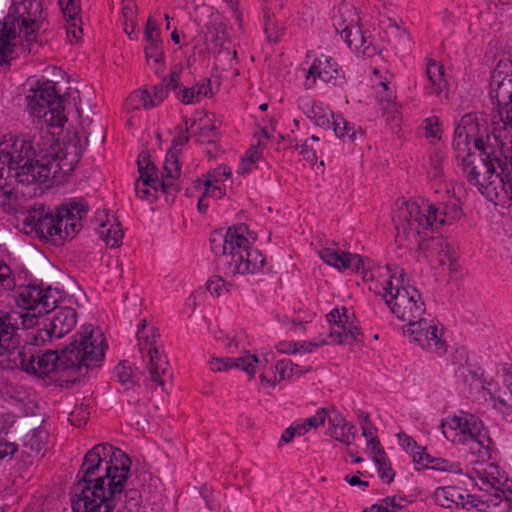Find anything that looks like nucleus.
I'll use <instances>...</instances> for the list:
<instances>
[{
	"instance_id": "f257e3e1",
	"label": "nucleus",
	"mask_w": 512,
	"mask_h": 512,
	"mask_svg": "<svg viewBox=\"0 0 512 512\" xmlns=\"http://www.w3.org/2000/svg\"><path fill=\"white\" fill-rule=\"evenodd\" d=\"M131 460L122 450L109 444H97L85 455L82 478L71 492L73 512H121L120 502L128 512L137 510L141 494L131 489L123 494Z\"/></svg>"
},
{
	"instance_id": "f03ea898",
	"label": "nucleus",
	"mask_w": 512,
	"mask_h": 512,
	"mask_svg": "<svg viewBox=\"0 0 512 512\" xmlns=\"http://www.w3.org/2000/svg\"><path fill=\"white\" fill-rule=\"evenodd\" d=\"M105 338L93 325H83L75 335L74 341L62 350L61 355L49 351L35 356L21 351V359L15 362L27 373L38 377L49 376L58 370L81 371L82 368L96 366L104 358Z\"/></svg>"
},
{
	"instance_id": "7ed1b4c3",
	"label": "nucleus",
	"mask_w": 512,
	"mask_h": 512,
	"mask_svg": "<svg viewBox=\"0 0 512 512\" xmlns=\"http://www.w3.org/2000/svg\"><path fill=\"white\" fill-rule=\"evenodd\" d=\"M248 229L245 225L230 227L225 236L217 241L212 240V249L217 255V268L225 276H211L207 290L217 297L228 292L233 286L228 279L249 274H258L263 270L265 258L254 248L247 238Z\"/></svg>"
},
{
	"instance_id": "20e7f679",
	"label": "nucleus",
	"mask_w": 512,
	"mask_h": 512,
	"mask_svg": "<svg viewBox=\"0 0 512 512\" xmlns=\"http://www.w3.org/2000/svg\"><path fill=\"white\" fill-rule=\"evenodd\" d=\"M485 139L491 143L486 121L477 114L464 115L455 128L453 147L458 157H462L463 172L467 181L483 193V187L489 183L496 174L495 166L491 160L482 157L490 152L486 151Z\"/></svg>"
},
{
	"instance_id": "39448f33",
	"label": "nucleus",
	"mask_w": 512,
	"mask_h": 512,
	"mask_svg": "<svg viewBox=\"0 0 512 512\" xmlns=\"http://www.w3.org/2000/svg\"><path fill=\"white\" fill-rule=\"evenodd\" d=\"M396 241L409 249L449 253L447 242L432 240L435 229L445 224V218H437V207L427 201H408L398 205L394 215Z\"/></svg>"
},
{
	"instance_id": "423d86ee",
	"label": "nucleus",
	"mask_w": 512,
	"mask_h": 512,
	"mask_svg": "<svg viewBox=\"0 0 512 512\" xmlns=\"http://www.w3.org/2000/svg\"><path fill=\"white\" fill-rule=\"evenodd\" d=\"M87 209L85 203L72 202L58 207L53 213L44 204H35L23 214L22 222L26 233H35L42 239L58 243L74 237Z\"/></svg>"
},
{
	"instance_id": "0eeeda50",
	"label": "nucleus",
	"mask_w": 512,
	"mask_h": 512,
	"mask_svg": "<svg viewBox=\"0 0 512 512\" xmlns=\"http://www.w3.org/2000/svg\"><path fill=\"white\" fill-rule=\"evenodd\" d=\"M381 276L384 278L382 283L369 276V289L383 297L393 315L407 324L426 315V305L420 292L406 283L402 268L387 265Z\"/></svg>"
},
{
	"instance_id": "6e6552de",
	"label": "nucleus",
	"mask_w": 512,
	"mask_h": 512,
	"mask_svg": "<svg viewBox=\"0 0 512 512\" xmlns=\"http://www.w3.org/2000/svg\"><path fill=\"white\" fill-rule=\"evenodd\" d=\"M44 20L41 0H13L9 12L0 22V64L18 55L17 44L23 33L26 41L36 40V32Z\"/></svg>"
},
{
	"instance_id": "1a4fd4ad",
	"label": "nucleus",
	"mask_w": 512,
	"mask_h": 512,
	"mask_svg": "<svg viewBox=\"0 0 512 512\" xmlns=\"http://www.w3.org/2000/svg\"><path fill=\"white\" fill-rule=\"evenodd\" d=\"M139 178L135 182V193L141 200L153 202L165 196V201H173L179 190L177 180L181 170L178 155L169 152L166 155L161 179L158 177L155 165L147 153H141L137 160Z\"/></svg>"
},
{
	"instance_id": "9d476101",
	"label": "nucleus",
	"mask_w": 512,
	"mask_h": 512,
	"mask_svg": "<svg viewBox=\"0 0 512 512\" xmlns=\"http://www.w3.org/2000/svg\"><path fill=\"white\" fill-rule=\"evenodd\" d=\"M29 114L47 127L60 128L67 122L64 99L59 95L56 83L36 81L26 94Z\"/></svg>"
},
{
	"instance_id": "9b49d317",
	"label": "nucleus",
	"mask_w": 512,
	"mask_h": 512,
	"mask_svg": "<svg viewBox=\"0 0 512 512\" xmlns=\"http://www.w3.org/2000/svg\"><path fill=\"white\" fill-rule=\"evenodd\" d=\"M73 152L64 154L60 161L52 158H34L29 163L24 164L18 172H14V177L18 184L33 185L48 183L59 170L69 171L78 162L80 150L78 147H72Z\"/></svg>"
},
{
	"instance_id": "f8f14e48",
	"label": "nucleus",
	"mask_w": 512,
	"mask_h": 512,
	"mask_svg": "<svg viewBox=\"0 0 512 512\" xmlns=\"http://www.w3.org/2000/svg\"><path fill=\"white\" fill-rule=\"evenodd\" d=\"M158 338L157 329L149 326L146 320H142L137 331L138 349L142 354L150 380L164 390L165 380L163 377L168 371V361L159 351Z\"/></svg>"
},
{
	"instance_id": "ddd939ff",
	"label": "nucleus",
	"mask_w": 512,
	"mask_h": 512,
	"mask_svg": "<svg viewBox=\"0 0 512 512\" xmlns=\"http://www.w3.org/2000/svg\"><path fill=\"white\" fill-rule=\"evenodd\" d=\"M409 342L422 350L442 356L447 352L443 328L434 320L424 316L406 324L403 329Z\"/></svg>"
},
{
	"instance_id": "4468645a",
	"label": "nucleus",
	"mask_w": 512,
	"mask_h": 512,
	"mask_svg": "<svg viewBox=\"0 0 512 512\" xmlns=\"http://www.w3.org/2000/svg\"><path fill=\"white\" fill-rule=\"evenodd\" d=\"M329 329L324 338L328 345H344L352 347L363 340V334L359 331L356 318L349 309L335 308L327 314Z\"/></svg>"
},
{
	"instance_id": "2eb2a0df",
	"label": "nucleus",
	"mask_w": 512,
	"mask_h": 512,
	"mask_svg": "<svg viewBox=\"0 0 512 512\" xmlns=\"http://www.w3.org/2000/svg\"><path fill=\"white\" fill-rule=\"evenodd\" d=\"M334 27L337 33L346 41L348 46L364 56L372 57L380 49L367 39L358 26V17L352 8L340 10L339 17L335 19Z\"/></svg>"
},
{
	"instance_id": "dca6fc26",
	"label": "nucleus",
	"mask_w": 512,
	"mask_h": 512,
	"mask_svg": "<svg viewBox=\"0 0 512 512\" xmlns=\"http://www.w3.org/2000/svg\"><path fill=\"white\" fill-rule=\"evenodd\" d=\"M35 157V151L32 149L27 135L4 136L0 141V178L6 168L18 172L24 164L29 163Z\"/></svg>"
},
{
	"instance_id": "f3484780",
	"label": "nucleus",
	"mask_w": 512,
	"mask_h": 512,
	"mask_svg": "<svg viewBox=\"0 0 512 512\" xmlns=\"http://www.w3.org/2000/svg\"><path fill=\"white\" fill-rule=\"evenodd\" d=\"M481 429H484L483 422L474 414L465 411L448 416L441 422L444 437L457 445L467 444Z\"/></svg>"
},
{
	"instance_id": "a211bd4d",
	"label": "nucleus",
	"mask_w": 512,
	"mask_h": 512,
	"mask_svg": "<svg viewBox=\"0 0 512 512\" xmlns=\"http://www.w3.org/2000/svg\"><path fill=\"white\" fill-rule=\"evenodd\" d=\"M468 476L474 481L475 485L486 492L485 495L479 497L480 499L488 497L494 499V502H491V507L498 506L501 503L503 491L500 489L501 479L497 465L487 461H475L468 471Z\"/></svg>"
},
{
	"instance_id": "6ab92c4d",
	"label": "nucleus",
	"mask_w": 512,
	"mask_h": 512,
	"mask_svg": "<svg viewBox=\"0 0 512 512\" xmlns=\"http://www.w3.org/2000/svg\"><path fill=\"white\" fill-rule=\"evenodd\" d=\"M491 139L512 166V100L496 105Z\"/></svg>"
},
{
	"instance_id": "aec40b11",
	"label": "nucleus",
	"mask_w": 512,
	"mask_h": 512,
	"mask_svg": "<svg viewBox=\"0 0 512 512\" xmlns=\"http://www.w3.org/2000/svg\"><path fill=\"white\" fill-rule=\"evenodd\" d=\"M433 498L437 505L448 509L476 508L480 511H484L490 509L491 502H494V499H492L491 497H488L486 499H480L476 495H465L460 491L459 488L454 486L437 488L434 492Z\"/></svg>"
},
{
	"instance_id": "412c9836",
	"label": "nucleus",
	"mask_w": 512,
	"mask_h": 512,
	"mask_svg": "<svg viewBox=\"0 0 512 512\" xmlns=\"http://www.w3.org/2000/svg\"><path fill=\"white\" fill-rule=\"evenodd\" d=\"M16 303L24 310L37 311V314L41 315L55 308L57 293L51 288L43 289L35 285L24 286L18 291Z\"/></svg>"
},
{
	"instance_id": "4be33fe9",
	"label": "nucleus",
	"mask_w": 512,
	"mask_h": 512,
	"mask_svg": "<svg viewBox=\"0 0 512 512\" xmlns=\"http://www.w3.org/2000/svg\"><path fill=\"white\" fill-rule=\"evenodd\" d=\"M205 44L208 50L216 54L219 63L227 60L232 66L236 60V50L230 47V41L226 34V24L215 18L210 22L205 33Z\"/></svg>"
},
{
	"instance_id": "5701e85b",
	"label": "nucleus",
	"mask_w": 512,
	"mask_h": 512,
	"mask_svg": "<svg viewBox=\"0 0 512 512\" xmlns=\"http://www.w3.org/2000/svg\"><path fill=\"white\" fill-rule=\"evenodd\" d=\"M343 79V73L337 62L330 56L316 57L305 73L303 86L306 90L313 89L317 81L334 82Z\"/></svg>"
},
{
	"instance_id": "b1692460",
	"label": "nucleus",
	"mask_w": 512,
	"mask_h": 512,
	"mask_svg": "<svg viewBox=\"0 0 512 512\" xmlns=\"http://www.w3.org/2000/svg\"><path fill=\"white\" fill-rule=\"evenodd\" d=\"M77 313L71 307H59L54 312L49 329H39L34 336L36 344H43L52 337L61 338L76 325Z\"/></svg>"
},
{
	"instance_id": "393cba45",
	"label": "nucleus",
	"mask_w": 512,
	"mask_h": 512,
	"mask_svg": "<svg viewBox=\"0 0 512 512\" xmlns=\"http://www.w3.org/2000/svg\"><path fill=\"white\" fill-rule=\"evenodd\" d=\"M14 333L12 316L8 313L0 315V363L8 368H14L15 362L21 359Z\"/></svg>"
},
{
	"instance_id": "a878e982",
	"label": "nucleus",
	"mask_w": 512,
	"mask_h": 512,
	"mask_svg": "<svg viewBox=\"0 0 512 512\" xmlns=\"http://www.w3.org/2000/svg\"><path fill=\"white\" fill-rule=\"evenodd\" d=\"M489 96L495 105L512 100V64L499 62L492 72Z\"/></svg>"
},
{
	"instance_id": "bb28decb",
	"label": "nucleus",
	"mask_w": 512,
	"mask_h": 512,
	"mask_svg": "<svg viewBox=\"0 0 512 512\" xmlns=\"http://www.w3.org/2000/svg\"><path fill=\"white\" fill-rule=\"evenodd\" d=\"M259 362L260 361L255 354L244 351L237 357H212L208 361V366L212 372H223L232 368H237L246 373L251 380L256 376Z\"/></svg>"
},
{
	"instance_id": "cd10ccee",
	"label": "nucleus",
	"mask_w": 512,
	"mask_h": 512,
	"mask_svg": "<svg viewBox=\"0 0 512 512\" xmlns=\"http://www.w3.org/2000/svg\"><path fill=\"white\" fill-rule=\"evenodd\" d=\"M32 149L35 151L36 158H52L60 161L66 151L73 152L72 147L76 145L68 144L60 151V145L56 142L55 136L49 130H40L33 135H27Z\"/></svg>"
},
{
	"instance_id": "c85d7f7f",
	"label": "nucleus",
	"mask_w": 512,
	"mask_h": 512,
	"mask_svg": "<svg viewBox=\"0 0 512 512\" xmlns=\"http://www.w3.org/2000/svg\"><path fill=\"white\" fill-rule=\"evenodd\" d=\"M320 258L330 266L338 270H351L360 272L363 268V261L357 254L340 251L336 248H323L319 250Z\"/></svg>"
},
{
	"instance_id": "c756f323",
	"label": "nucleus",
	"mask_w": 512,
	"mask_h": 512,
	"mask_svg": "<svg viewBox=\"0 0 512 512\" xmlns=\"http://www.w3.org/2000/svg\"><path fill=\"white\" fill-rule=\"evenodd\" d=\"M273 376L269 377L265 373L259 376L260 384L263 388L275 387L282 381L289 380L292 376H301L309 371V368H301L291 360L282 359L277 361L272 367Z\"/></svg>"
},
{
	"instance_id": "7c9ffc66",
	"label": "nucleus",
	"mask_w": 512,
	"mask_h": 512,
	"mask_svg": "<svg viewBox=\"0 0 512 512\" xmlns=\"http://www.w3.org/2000/svg\"><path fill=\"white\" fill-rule=\"evenodd\" d=\"M327 434L334 440L349 446L355 441L356 427L340 412L332 410L328 416Z\"/></svg>"
},
{
	"instance_id": "2f4dec72",
	"label": "nucleus",
	"mask_w": 512,
	"mask_h": 512,
	"mask_svg": "<svg viewBox=\"0 0 512 512\" xmlns=\"http://www.w3.org/2000/svg\"><path fill=\"white\" fill-rule=\"evenodd\" d=\"M487 199L499 205H506L512 201V177H502L496 173L489 183L482 186Z\"/></svg>"
},
{
	"instance_id": "473e14b6",
	"label": "nucleus",
	"mask_w": 512,
	"mask_h": 512,
	"mask_svg": "<svg viewBox=\"0 0 512 512\" xmlns=\"http://www.w3.org/2000/svg\"><path fill=\"white\" fill-rule=\"evenodd\" d=\"M298 108L316 125L329 128L331 126L332 113L324 108L321 104L316 103L309 96L304 95L298 97Z\"/></svg>"
},
{
	"instance_id": "72a5a7b5",
	"label": "nucleus",
	"mask_w": 512,
	"mask_h": 512,
	"mask_svg": "<svg viewBox=\"0 0 512 512\" xmlns=\"http://www.w3.org/2000/svg\"><path fill=\"white\" fill-rule=\"evenodd\" d=\"M425 79L424 89L427 94L440 96L446 91L448 82L445 78L444 67L440 63L434 60L427 62Z\"/></svg>"
},
{
	"instance_id": "f704fd0d",
	"label": "nucleus",
	"mask_w": 512,
	"mask_h": 512,
	"mask_svg": "<svg viewBox=\"0 0 512 512\" xmlns=\"http://www.w3.org/2000/svg\"><path fill=\"white\" fill-rule=\"evenodd\" d=\"M182 71V64L174 65L169 75L163 78L162 83L154 86V97L158 102H163L168 97L169 91H174L177 95V92L181 89L180 80Z\"/></svg>"
},
{
	"instance_id": "c9c22d12",
	"label": "nucleus",
	"mask_w": 512,
	"mask_h": 512,
	"mask_svg": "<svg viewBox=\"0 0 512 512\" xmlns=\"http://www.w3.org/2000/svg\"><path fill=\"white\" fill-rule=\"evenodd\" d=\"M48 431L42 427L29 431L23 439V453L29 457L42 455L48 441Z\"/></svg>"
},
{
	"instance_id": "e433bc0d",
	"label": "nucleus",
	"mask_w": 512,
	"mask_h": 512,
	"mask_svg": "<svg viewBox=\"0 0 512 512\" xmlns=\"http://www.w3.org/2000/svg\"><path fill=\"white\" fill-rule=\"evenodd\" d=\"M98 234L106 245L112 248L119 247L122 243L123 230L120 223L113 216L107 217V219L100 224Z\"/></svg>"
},
{
	"instance_id": "4c0bfd02",
	"label": "nucleus",
	"mask_w": 512,
	"mask_h": 512,
	"mask_svg": "<svg viewBox=\"0 0 512 512\" xmlns=\"http://www.w3.org/2000/svg\"><path fill=\"white\" fill-rule=\"evenodd\" d=\"M491 439L484 429L479 431V434L469 439V450L472 454L478 456L477 461H487L491 456Z\"/></svg>"
},
{
	"instance_id": "58836bf2",
	"label": "nucleus",
	"mask_w": 512,
	"mask_h": 512,
	"mask_svg": "<svg viewBox=\"0 0 512 512\" xmlns=\"http://www.w3.org/2000/svg\"><path fill=\"white\" fill-rule=\"evenodd\" d=\"M160 103L155 99L154 93L150 94L148 90L144 89L132 92L125 105L128 110H138L140 108L151 109Z\"/></svg>"
},
{
	"instance_id": "ea45409f",
	"label": "nucleus",
	"mask_w": 512,
	"mask_h": 512,
	"mask_svg": "<svg viewBox=\"0 0 512 512\" xmlns=\"http://www.w3.org/2000/svg\"><path fill=\"white\" fill-rule=\"evenodd\" d=\"M331 125L335 134L343 141L354 142L357 140L358 132L362 134L361 130H356L347 120L340 115H332Z\"/></svg>"
},
{
	"instance_id": "a19ab883",
	"label": "nucleus",
	"mask_w": 512,
	"mask_h": 512,
	"mask_svg": "<svg viewBox=\"0 0 512 512\" xmlns=\"http://www.w3.org/2000/svg\"><path fill=\"white\" fill-rule=\"evenodd\" d=\"M331 125L335 134L343 141L354 142L357 140L358 132L362 134L361 130H356L347 120L340 115H332Z\"/></svg>"
},
{
	"instance_id": "79ce46f5",
	"label": "nucleus",
	"mask_w": 512,
	"mask_h": 512,
	"mask_svg": "<svg viewBox=\"0 0 512 512\" xmlns=\"http://www.w3.org/2000/svg\"><path fill=\"white\" fill-rule=\"evenodd\" d=\"M145 56L148 65L151 69L154 70L155 73H161L164 70L165 62H164V49L162 44H146L145 46Z\"/></svg>"
},
{
	"instance_id": "37998d69",
	"label": "nucleus",
	"mask_w": 512,
	"mask_h": 512,
	"mask_svg": "<svg viewBox=\"0 0 512 512\" xmlns=\"http://www.w3.org/2000/svg\"><path fill=\"white\" fill-rule=\"evenodd\" d=\"M423 464L426 465V467L429 469L441 472H449L454 474L462 473V469L458 463L444 458H433L428 454H424Z\"/></svg>"
},
{
	"instance_id": "c03bdc74",
	"label": "nucleus",
	"mask_w": 512,
	"mask_h": 512,
	"mask_svg": "<svg viewBox=\"0 0 512 512\" xmlns=\"http://www.w3.org/2000/svg\"><path fill=\"white\" fill-rule=\"evenodd\" d=\"M398 441L403 449L413 456L416 463H424V452L420 446L417 445L415 440L404 432L397 434Z\"/></svg>"
},
{
	"instance_id": "a18cd8bd",
	"label": "nucleus",
	"mask_w": 512,
	"mask_h": 512,
	"mask_svg": "<svg viewBox=\"0 0 512 512\" xmlns=\"http://www.w3.org/2000/svg\"><path fill=\"white\" fill-rule=\"evenodd\" d=\"M260 157L261 152L258 150V148L255 146L250 147L246 151L245 155L241 158L237 173L241 175H247L250 173L254 168H256V164Z\"/></svg>"
},
{
	"instance_id": "49530a36",
	"label": "nucleus",
	"mask_w": 512,
	"mask_h": 512,
	"mask_svg": "<svg viewBox=\"0 0 512 512\" xmlns=\"http://www.w3.org/2000/svg\"><path fill=\"white\" fill-rule=\"evenodd\" d=\"M226 195V189L223 186L220 185H209L204 186V191L202 193V196L198 199V209L200 212H205L208 208L209 204L205 202V199L215 198V199H221L223 196Z\"/></svg>"
},
{
	"instance_id": "de8ad7c7",
	"label": "nucleus",
	"mask_w": 512,
	"mask_h": 512,
	"mask_svg": "<svg viewBox=\"0 0 512 512\" xmlns=\"http://www.w3.org/2000/svg\"><path fill=\"white\" fill-rule=\"evenodd\" d=\"M231 177V168L226 165H220L219 167L207 172L205 175L204 186L219 185L228 178Z\"/></svg>"
},
{
	"instance_id": "09e8293b",
	"label": "nucleus",
	"mask_w": 512,
	"mask_h": 512,
	"mask_svg": "<svg viewBox=\"0 0 512 512\" xmlns=\"http://www.w3.org/2000/svg\"><path fill=\"white\" fill-rule=\"evenodd\" d=\"M428 175L431 180L442 182L445 177V161L443 156L436 154L431 157Z\"/></svg>"
},
{
	"instance_id": "8fccbe9b",
	"label": "nucleus",
	"mask_w": 512,
	"mask_h": 512,
	"mask_svg": "<svg viewBox=\"0 0 512 512\" xmlns=\"http://www.w3.org/2000/svg\"><path fill=\"white\" fill-rule=\"evenodd\" d=\"M116 373L119 382L125 387V389L133 387L138 382L137 375L134 374L132 368L125 363H120L116 367Z\"/></svg>"
},
{
	"instance_id": "3c124183",
	"label": "nucleus",
	"mask_w": 512,
	"mask_h": 512,
	"mask_svg": "<svg viewBox=\"0 0 512 512\" xmlns=\"http://www.w3.org/2000/svg\"><path fill=\"white\" fill-rule=\"evenodd\" d=\"M366 450L375 464H383L385 453L377 437H371L366 444Z\"/></svg>"
},
{
	"instance_id": "603ef678",
	"label": "nucleus",
	"mask_w": 512,
	"mask_h": 512,
	"mask_svg": "<svg viewBox=\"0 0 512 512\" xmlns=\"http://www.w3.org/2000/svg\"><path fill=\"white\" fill-rule=\"evenodd\" d=\"M328 345L324 335L319 333L317 337L312 341H299L296 342V354L297 353H312L315 349Z\"/></svg>"
},
{
	"instance_id": "864d4df0",
	"label": "nucleus",
	"mask_w": 512,
	"mask_h": 512,
	"mask_svg": "<svg viewBox=\"0 0 512 512\" xmlns=\"http://www.w3.org/2000/svg\"><path fill=\"white\" fill-rule=\"evenodd\" d=\"M401 509V500H397L393 497L382 500L379 504L373 505L369 510L364 512H397Z\"/></svg>"
},
{
	"instance_id": "5fc2aeb1",
	"label": "nucleus",
	"mask_w": 512,
	"mask_h": 512,
	"mask_svg": "<svg viewBox=\"0 0 512 512\" xmlns=\"http://www.w3.org/2000/svg\"><path fill=\"white\" fill-rule=\"evenodd\" d=\"M90 127L83 128L85 133V140L88 143L92 141L93 143L103 144L105 140L104 128L99 123L89 122Z\"/></svg>"
},
{
	"instance_id": "6e6d98bb",
	"label": "nucleus",
	"mask_w": 512,
	"mask_h": 512,
	"mask_svg": "<svg viewBox=\"0 0 512 512\" xmlns=\"http://www.w3.org/2000/svg\"><path fill=\"white\" fill-rule=\"evenodd\" d=\"M15 276L12 269L0 261V290H12L15 287Z\"/></svg>"
},
{
	"instance_id": "4d7b16f0",
	"label": "nucleus",
	"mask_w": 512,
	"mask_h": 512,
	"mask_svg": "<svg viewBox=\"0 0 512 512\" xmlns=\"http://www.w3.org/2000/svg\"><path fill=\"white\" fill-rule=\"evenodd\" d=\"M59 5L66 21L79 18V0H59Z\"/></svg>"
},
{
	"instance_id": "13d9d810",
	"label": "nucleus",
	"mask_w": 512,
	"mask_h": 512,
	"mask_svg": "<svg viewBox=\"0 0 512 512\" xmlns=\"http://www.w3.org/2000/svg\"><path fill=\"white\" fill-rule=\"evenodd\" d=\"M462 215L461 208L456 202L446 204L443 211L439 214L437 212V218H445L446 223H451L459 219Z\"/></svg>"
},
{
	"instance_id": "bf43d9fd",
	"label": "nucleus",
	"mask_w": 512,
	"mask_h": 512,
	"mask_svg": "<svg viewBox=\"0 0 512 512\" xmlns=\"http://www.w3.org/2000/svg\"><path fill=\"white\" fill-rule=\"evenodd\" d=\"M318 140L319 138L313 135L309 140H306L304 144L301 145L300 153L303 155V159L312 165L317 161L316 150L314 149L313 142H317Z\"/></svg>"
},
{
	"instance_id": "052dcab7",
	"label": "nucleus",
	"mask_w": 512,
	"mask_h": 512,
	"mask_svg": "<svg viewBox=\"0 0 512 512\" xmlns=\"http://www.w3.org/2000/svg\"><path fill=\"white\" fill-rule=\"evenodd\" d=\"M145 40L147 44H162L158 25L151 18H149L146 23Z\"/></svg>"
},
{
	"instance_id": "680f3d73",
	"label": "nucleus",
	"mask_w": 512,
	"mask_h": 512,
	"mask_svg": "<svg viewBox=\"0 0 512 512\" xmlns=\"http://www.w3.org/2000/svg\"><path fill=\"white\" fill-rule=\"evenodd\" d=\"M424 123L426 137L439 140L441 138L442 133L439 119L437 117H430L427 118Z\"/></svg>"
},
{
	"instance_id": "e2e57ef3",
	"label": "nucleus",
	"mask_w": 512,
	"mask_h": 512,
	"mask_svg": "<svg viewBox=\"0 0 512 512\" xmlns=\"http://www.w3.org/2000/svg\"><path fill=\"white\" fill-rule=\"evenodd\" d=\"M176 97L182 104L185 105H191L200 102L194 86L189 88H181L179 92H177Z\"/></svg>"
},
{
	"instance_id": "0e129e2a",
	"label": "nucleus",
	"mask_w": 512,
	"mask_h": 512,
	"mask_svg": "<svg viewBox=\"0 0 512 512\" xmlns=\"http://www.w3.org/2000/svg\"><path fill=\"white\" fill-rule=\"evenodd\" d=\"M79 23V18L66 21L67 37L71 43L78 42L82 36V28L80 27Z\"/></svg>"
},
{
	"instance_id": "69168bd1",
	"label": "nucleus",
	"mask_w": 512,
	"mask_h": 512,
	"mask_svg": "<svg viewBox=\"0 0 512 512\" xmlns=\"http://www.w3.org/2000/svg\"><path fill=\"white\" fill-rule=\"evenodd\" d=\"M375 465L377 466L378 474H379L380 478L384 482L390 483L393 481L395 473L391 468V464L389 462L387 455L384 456L383 464L381 463V464H375Z\"/></svg>"
},
{
	"instance_id": "338daca9",
	"label": "nucleus",
	"mask_w": 512,
	"mask_h": 512,
	"mask_svg": "<svg viewBox=\"0 0 512 512\" xmlns=\"http://www.w3.org/2000/svg\"><path fill=\"white\" fill-rule=\"evenodd\" d=\"M329 414L330 412L325 408L317 410L313 416L306 419L307 426H309L310 429L318 428L325 423L326 419L328 420Z\"/></svg>"
},
{
	"instance_id": "774afa93",
	"label": "nucleus",
	"mask_w": 512,
	"mask_h": 512,
	"mask_svg": "<svg viewBox=\"0 0 512 512\" xmlns=\"http://www.w3.org/2000/svg\"><path fill=\"white\" fill-rule=\"evenodd\" d=\"M374 87L381 100L391 102L394 98V94L391 90H389L388 82L385 78L380 79V81Z\"/></svg>"
}]
</instances>
